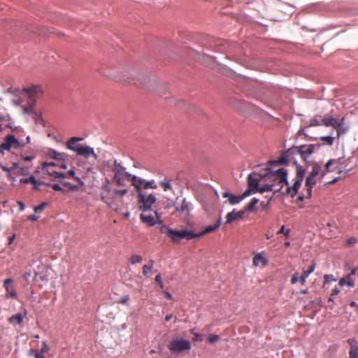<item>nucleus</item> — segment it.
I'll return each instance as SVG.
<instances>
[{"label": "nucleus", "instance_id": "f257e3e1", "mask_svg": "<svg viewBox=\"0 0 358 358\" xmlns=\"http://www.w3.org/2000/svg\"><path fill=\"white\" fill-rule=\"evenodd\" d=\"M287 172L283 169H279L275 172H268L264 175V181L266 184L261 186L259 192H280L284 185H287Z\"/></svg>", "mask_w": 358, "mask_h": 358}, {"label": "nucleus", "instance_id": "f03ea898", "mask_svg": "<svg viewBox=\"0 0 358 358\" xmlns=\"http://www.w3.org/2000/svg\"><path fill=\"white\" fill-rule=\"evenodd\" d=\"M336 160H329L325 165L315 163L313 165L312 171L308 174L306 180V196L311 197L312 189L317 181H321L327 173L331 170V166L335 163Z\"/></svg>", "mask_w": 358, "mask_h": 358}, {"label": "nucleus", "instance_id": "7ed1b4c3", "mask_svg": "<svg viewBox=\"0 0 358 358\" xmlns=\"http://www.w3.org/2000/svg\"><path fill=\"white\" fill-rule=\"evenodd\" d=\"M192 209V203L185 198L182 199L180 201L177 198L175 203L173 214L184 220H188Z\"/></svg>", "mask_w": 358, "mask_h": 358}, {"label": "nucleus", "instance_id": "20e7f679", "mask_svg": "<svg viewBox=\"0 0 358 358\" xmlns=\"http://www.w3.org/2000/svg\"><path fill=\"white\" fill-rule=\"evenodd\" d=\"M25 145L24 141H20L13 135L8 134L5 136L3 142L0 145V153L4 154V151L10 152L12 150H19Z\"/></svg>", "mask_w": 358, "mask_h": 358}, {"label": "nucleus", "instance_id": "39448f33", "mask_svg": "<svg viewBox=\"0 0 358 358\" xmlns=\"http://www.w3.org/2000/svg\"><path fill=\"white\" fill-rule=\"evenodd\" d=\"M315 148L316 145H303L299 147L293 148L292 149L288 150L285 154L282 155L281 161L282 162H287L286 157H288L290 153H293V150H296L303 159H306L314 152Z\"/></svg>", "mask_w": 358, "mask_h": 358}, {"label": "nucleus", "instance_id": "423d86ee", "mask_svg": "<svg viewBox=\"0 0 358 358\" xmlns=\"http://www.w3.org/2000/svg\"><path fill=\"white\" fill-rule=\"evenodd\" d=\"M22 92L28 96L31 101L30 106L24 108V112L27 113L31 111V108L34 106L36 99L43 94V91L41 86L34 85L29 88H24Z\"/></svg>", "mask_w": 358, "mask_h": 358}, {"label": "nucleus", "instance_id": "0eeeda50", "mask_svg": "<svg viewBox=\"0 0 358 358\" xmlns=\"http://www.w3.org/2000/svg\"><path fill=\"white\" fill-rule=\"evenodd\" d=\"M168 348L173 353L180 354L183 351L190 350L191 343L184 338L173 339L170 341Z\"/></svg>", "mask_w": 358, "mask_h": 358}, {"label": "nucleus", "instance_id": "6e6552de", "mask_svg": "<svg viewBox=\"0 0 358 358\" xmlns=\"http://www.w3.org/2000/svg\"><path fill=\"white\" fill-rule=\"evenodd\" d=\"M139 208L143 211H151L152 205L156 202V197L151 194L148 196L139 192L137 195Z\"/></svg>", "mask_w": 358, "mask_h": 358}, {"label": "nucleus", "instance_id": "1a4fd4ad", "mask_svg": "<svg viewBox=\"0 0 358 358\" xmlns=\"http://www.w3.org/2000/svg\"><path fill=\"white\" fill-rule=\"evenodd\" d=\"M131 185L135 187L137 194L142 192V189H157V185L154 180L146 181L136 176L131 178Z\"/></svg>", "mask_w": 358, "mask_h": 358}, {"label": "nucleus", "instance_id": "9d476101", "mask_svg": "<svg viewBox=\"0 0 358 358\" xmlns=\"http://www.w3.org/2000/svg\"><path fill=\"white\" fill-rule=\"evenodd\" d=\"M169 237L173 242L179 243L181 239L191 240L196 238L195 233L188 230H170Z\"/></svg>", "mask_w": 358, "mask_h": 358}, {"label": "nucleus", "instance_id": "9b49d317", "mask_svg": "<svg viewBox=\"0 0 358 358\" xmlns=\"http://www.w3.org/2000/svg\"><path fill=\"white\" fill-rule=\"evenodd\" d=\"M114 171L115 175L113 178V181L117 186H124L125 180L131 182V178L134 177V176L125 172L124 168L121 167L120 166H115Z\"/></svg>", "mask_w": 358, "mask_h": 358}, {"label": "nucleus", "instance_id": "f8f14e48", "mask_svg": "<svg viewBox=\"0 0 358 358\" xmlns=\"http://www.w3.org/2000/svg\"><path fill=\"white\" fill-rule=\"evenodd\" d=\"M349 159H345L343 158H338L335 159L336 162L331 166V170L329 171V173L336 171L338 173H342L343 172H345V174L347 173L350 171V168H346Z\"/></svg>", "mask_w": 358, "mask_h": 358}, {"label": "nucleus", "instance_id": "ddd939ff", "mask_svg": "<svg viewBox=\"0 0 358 358\" xmlns=\"http://www.w3.org/2000/svg\"><path fill=\"white\" fill-rule=\"evenodd\" d=\"M263 180H264V176H260L255 172H252L248 177V187L252 190L259 192L261 187L259 186V183Z\"/></svg>", "mask_w": 358, "mask_h": 358}, {"label": "nucleus", "instance_id": "4468645a", "mask_svg": "<svg viewBox=\"0 0 358 358\" xmlns=\"http://www.w3.org/2000/svg\"><path fill=\"white\" fill-rule=\"evenodd\" d=\"M76 152L78 155L83 156L85 158L93 157L94 160L98 159V155L94 152L93 148L88 145H78Z\"/></svg>", "mask_w": 358, "mask_h": 358}, {"label": "nucleus", "instance_id": "2eb2a0df", "mask_svg": "<svg viewBox=\"0 0 358 358\" xmlns=\"http://www.w3.org/2000/svg\"><path fill=\"white\" fill-rule=\"evenodd\" d=\"M155 216L157 219H159L157 211H145L141 214L140 219L142 222L146 224L148 226L152 227L154 226L157 222L155 220Z\"/></svg>", "mask_w": 358, "mask_h": 358}, {"label": "nucleus", "instance_id": "dca6fc26", "mask_svg": "<svg viewBox=\"0 0 358 358\" xmlns=\"http://www.w3.org/2000/svg\"><path fill=\"white\" fill-rule=\"evenodd\" d=\"M294 184L292 187L288 185H286L287 187L285 192V194L289 195L291 197H294L297 194L303 180L301 178H299V179L294 178Z\"/></svg>", "mask_w": 358, "mask_h": 358}, {"label": "nucleus", "instance_id": "f3484780", "mask_svg": "<svg viewBox=\"0 0 358 358\" xmlns=\"http://www.w3.org/2000/svg\"><path fill=\"white\" fill-rule=\"evenodd\" d=\"M356 273L357 268H353L348 275L340 279L339 285L343 286L347 285L350 287H353L355 286V280L353 277L355 275Z\"/></svg>", "mask_w": 358, "mask_h": 358}, {"label": "nucleus", "instance_id": "a211bd4d", "mask_svg": "<svg viewBox=\"0 0 358 358\" xmlns=\"http://www.w3.org/2000/svg\"><path fill=\"white\" fill-rule=\"evenodd\" d=\"M12 282L13 280L11 278L6 279L4 280L3 286L6 291V297L15 299L17 295Z\"/></svg>", "mask_w": 358, "mask_h": 358}, {"label": "nucleus", "instance_id": "6ab92c4d", "mask_svg": "<svg viewBox=\"0 0 358 358\" xmlns=\"http://www.w3.org/2000/svg\"><path fill=\"white\" fill-rule=\"evenodd\" d=\"M244 213V210L236 211V210L228 213L226 216V224H230L234 221L243 219Z\"/></svg>", "mask_w": 358, "mask_h": 358}, {"label": "nucleus", "instance_id": "aec40b11", "mask_svg": "<svg viewBox=\"0 0 358 358\" xmlns=\"http://www.w3.org/2000/svg\"><path fill=\"white\" fill-rule=\"evenodd\" d=\"M315 266L316 264L314 262H312L308 268L303 272L301 275L299 277V282L301 285H303L306 283V279L309 275L314 271Z\"/></svg>", "mask_w": 358, "mask_h": 358}, {"label": "nucleus", "instance_id": "412c9836", "mask_svg": "<svg viewBox=\"0 0 358 358\" xmlns=\"http://www.w3.org/2000/svg\"><path fill=\"white\" fill-rule=\"evenodd\" d=\"M100 199L108 206H111L113 202L115 201L114 196L112 194V192H110V194H108V192H101L100 194Z\"/></svg>", "mask_w": 358, "mask_h": 358}, {"label": "nucleus", "instance_id": "4be33fe9", "mask_svg": "<svg viewBox=\"0 0 358 358\" xmlns=\"http://www.w3.org/2000/svg\"><path fill=\"white\" fill-rule=\"evenodd\" d=\"M222 196L224 198H227L231 205L239 203L242 201V197L240 196H237L227 192H224Z\"/></svg>", "mask_w": 358, "mask_h": 358}, {"label": "nucleus", "instance_id": "5701e85b", "mask_svg": "<svg viewBox=\"0 0 358 358\" xmlns=\"http://www.w3.org/2000/svg\"><path fill=\"white\" fill-rule=\"evenodd\" d=\"M220 220L219 219L215 225L208 226L204 229L203 231H201L200 233L196 234V238L202 236L206 234L215 231L220 227Z\"/></svg>", "mask_w": 358, "mask_h": 358}, {"label": "nucleus", "instance_id": "b1692460", "mask_svg": "<svg viewBox=\"0 0 358 358\" xmlns=\"http://www.w3.org/2000/svg\"><path fill=\"white\" fill-rule=\"evenodd\" d=\"M83 140V138L81 137H72L66 143V148L72 151L76 152L78 145H76V143Z\"/></svg>", "mask_w": 358, "mask_h": 358}, {"label": "nucleus", "instance_id": "393cba45", "mask_svg": "<svg viewBox=\"0 0 358 358\" xmlns=\"http://www.w3.org/2000/svg\"><path fill=\"white\" fill-rule=\"evenodd\" d=\"M252 264L255 266H258L260 264L266 266L268 264V261L261 254H257L253 257Z\"/></svg>", "mask_w": 358, "mask_h": 358}, {"label": "nucleus", "instance_id": "a878e982", "mask_svg": "<svg viewBox=\"0 0 358 358\" xmlns=\"http://www.w3.org/2000/svg\"><path fill=\"white\" fill-rule=\"evenodd\" d=\"M25 315V313H17L10 317L8 321L13 324H21Z\"/></svg>", "mask_w": 358, "mask_h": 358}, {"label": "nucleus", "instance_id": "bb28decb", "mask_svg": "<svg viewBox=\"0 0 358 358\" xmlns=\"http://www.w3.org/2000/svg\"><path fill=\"white\" fill-rule=\"evenodd\" d=\"M171 180L165 178L162 181L159 182V185L162 187L164 192L172 190Z\"/></svg>", "mask_w": 358, "mask_h": 358}, {"label": "nucleus", "instance_id": "cd10ccee", "mask_svg": "<svg viewBox=\"0 0 358 358\" xmlns=\"http://www.w3.org/2000/svg\"><path fill=\"white\" fill-rule=\"evenodd\" d=\"M47 173L53 177L54 178H66V173L64 172H59L57 171L48 169Z\"/></svg>", "mask_w": 358, "mask_h": 358}, {"label": "nucleus", "instance_id": "c85d7f7f", "mask_svg": "<svg viewBox=\"0 0 358 358\" xmlns=\"http://www.w3.org/2000/svg\"><path fill=\"white\" fill-rule=\"evenodd\" d=\"M49 156L50 158L55 159L63 160L66 155L64 153L57 152L55 150H51L49 152Z\"/></svg>", "mask_w": 358, "mask_h": 358}, {"label": "nucleus", "instance_id": "c756f323", "mask_svg": "<svg viewBox=\"0 0 358 358\" xmlns=\"http://www.w3.org/2000/svg\"><path fill=\"white\" fill-rule=\"evenodd\" d=\"M322 124L325 127L333 126L336 123V119L332 117H322Z\"/></svg>", "mask_w": 358, "mask_h": 358}, {"label": "nucleus", "instance_id": "7c9ffc66", "mask_svg": "<svg viewBox=\"0 0 358 358\" xmlns=\"http://www.w3.org/2000/svg\"><path fill=\"white\" fill-rule=\"evenodd\" d=\"M321 119V116H315L313 118L310 120L308 127H316L322 124Z\"/></svg>", "mask_w": 358, "mask_h": 358}, {"label": "nucleus", "instance_id": "2f4dec72", "mask_svg": "<svg viewBox=\"0 0 358 358\" xmlns=\"http://www.w3.org/2000/svg\"><path fill=\"white\" fill-rule=\"evenodd\" d=\"M154 265V261L150 259L149 260L148 263L143 266V274L145 276H147L149 271L152 268Z\"/></svg>", "mask_w": 358, "mask_h": 358}, {"label": "nucleus", "instance_id": "473e14b6", "mask_svg": "<svg viewBox=\"0 0 358 358\" xmlns=\"http://www.w3.org/2000/svg\"><path fill=\"white\" fill-rule=\"evenodd\" d=\"M128 191L126 189H115L112 192V194L114 196V200L115 199V196H120L121 197L124 196L127 194Z\"/></svg>", "mask_w": 358, "mask_h": 358}, {"label": "nucleus", "instance_id": "72a5a7b5", "mask_svg": "<svg viewBox=\"0 0 358 358\" xmlns=\"http://www.w3.org/2000/svg\"><path fill=\"white\" fill-rule=\"evenodd\" d=\"M47 186L51 187L55 191L60 192L63 194H66L67 192L66 190H65L64 188H62L58 184H50L48 183Z\"/></svg>", "mask_w": 358, "mask_h": 358}, {"label": "nucleus", "instance_id": "f704fd0d", "mask_svg": "<svg viewBox=\"0 0 358 358\" xmlns=\"http://www.w3.org/2000/svg\"><path fill=\"white\" fill-rule=\"evenodd\" d=\"M304 174L305 169H303L301 166H296V175L295 176V178L299 179V178H301L302 180H303Z\"/></svg>", "mask_w": 358, "mask_h": 358}, {"label": "nucleus", "instance_id": "c9c22d12", "mask_svg": "<svg viewBox=\"0 0 358 358\" xmlns=\"http://www.w3.org/2000/svg\"><path fill=\"white\" fill-rule=\"evenodd\" d=\"M320 140L325 144H327L329 145H332L334 143V138L331 136H323L321 137Z\"/></svg>", "mask_w": 358, "mask_h": 358}, {"label": "nucleus", "instance_id": "e433bc0d", "mask_svg": "<svg viewBox=\"0 0 358 358\" xmlns=\"http://www.w3.org/2000/svg\"><path fill=\"white\" fill-rule=\"evenodd\" d=\"M259 202V199L256 198H253L251 201L248 204V206L245 207L246 210H252L255 205L257 204Z\"/></svg>", "mask_w": 358, "mask_h": 358}, {"label": "nucleus", "instance_id": "4c0bfd02", "mask_svg": "<svg viewBox=\"0 0 358 358\" xmlns=\"http://www.w3.org/2000/svg\"><path fill=\"white\" fill-rule=\"evenodd\" d=\"M115 79L116 80L117 82H120V83H131L134 85H140L141 84L138 83L136 81L132 80H128L127 78H119V77H115Z\"/></svg>", "mask_w": 358, "mask_h": 358}, {"label": "nucleus", "instance_id": "58836bf2", "mask_svg": "<svg viewBox=\"0 0 358 358\" xmlns=\"http://www.w3.org/2000/svg\"><path fill=\"white\" fill-rule=\"evenodd\" d=\"M62 185L68 187V189L71 191H77L78 190V185H73L69 182H63Z\"/></svg>", "mask_w": 358, "mask_h": 358}, {"label": "nucleus", "instance_id": "ea45409f", "mask_svg": "<svg viewBox=\"0 0 358 358\" xmlns=\"http://www.w3.org/2000/svg\"><path fill=\"white\" fill-rule=\"evenodd\" d=\"M142 257L138 255H134L130 257V262L133 264L140 263L142 261Z\"/></svg>", "mask_w": 358, "mask_h": 358}, {"label": "nucleus", "instance_id": "a19ab883", "mask_svg": "<svg viewBox=\"0 0 358 358\" xmlns=\"http://www.w3.org/2000/svg\"><path fill=\"white\" fill-rule=\"evenodd\" d=\"M50 347L49 346L48 342L46 341H44L42 342V347H41V349L40 350L41 352H42V353H47L50 351Z\"/></svg>", "mask_w": 358, "mask_h": 358}, {"label": "nucleus", "instance_id": "79ce46f5", "mask_svg": "<svg viewBox=\"0 0 358 358\" xmlns=\"http://www.w3.org/2000/svg\"><path fill=\"white\" fill-rule=\"evenodd\" d=\"M348 127L343 125L341 128H338V129L336 131L337 137L340 138V136L345 134L348 131Z\"/></svg>", "mask_w": 358, "mask_h": 358}, {"label": "nucleus", "instance_id": "37998d69", "mask_svg": "<svg viewBox=\"0 0 358 358\" xmlns=\"http://www.w3.org/2000/svg\"><path fill=\"white\" fill-rule=\"evenodd\" d=\"M208 341L209 343H214L217 341H219L220 339V337L217 334H210L208 336Z\"/></svg>", "mask_w": 358, "mask_h": 358}, {"label": "nucleus", "instance_id": "c03bdc74", "mask_svg": "<svg viewBox=\"0 0 358 358\" xmlns=\"http://www.w3.org/2000/svg\"><path fill=\"white\" fill-rule=\"evenodd\" d=\"M57 165H58V163L57 164L55 162H44L43 164V168L47 172V170L50 169V167H52V166L54 167Z\"/></svg>", "mask_w": 358, "mask_h": 358}, {"label": "nucleus", "instance_id": "a18cd8bd", "mask_svg": "<svg viewBox=\"0 0 358 358\" xmlns=\"http://www.w3.org/2000/svg\"><path fill=\"white\" fill-rule=\"evenodd\" d=\"M349 355L350 358H358V345L352 350H350Z\"/></svg>", "mask_w": 358, "mask_h": 358}, {"label": "nucleus", "instance_id": "49530a36", "mask_svg": "<svg viewBox=\"0 0 358 358\" xmlns=\"http://www.w3.org/2000/svg\"><path fill=\"white\" fill-rule=\"evenodd\" d=\"M344 118H342L340 121H338L336 120V123L333 124V127L336 129V131L338 129V128H341L343 124H344Z\"/></svg>", "mask_w": 358, "mask_h": 358}, {"label": "nucleus", "instance_id": "de8ad7c7", "mask_svg": "<svg viewBox=\"0 0 358 358\" xmlns=\"http://www.w3.org/2000/svg\"><path fill=\"white\" fill-rule=\"evenodd\" d=\"M324 284H323V287L325 286L327 282H328L329 281H335L336 280V279L334 278V276L332 275H324Z\"/></svg>", "mask_w": 358, "mask_h": 358}, {"label": "nucleus", "instance_id": "09e8293b", "mask_svg": "<svg viewBox=\"0 0 358 358\" xmlns=\"http://www.w3.org/2000/svg\"><path fill=\"white\" fill-rule=\"evenodd\" d=\"M298 280H299V273L296 272L292 275L291 280H290L291 284L294 285V284L298 282Z\"/></svg>", "mask_w": 358, "mask_h": 358}, {"label": "nucleus", "instance_id": "8fccbe9b", "mask_svg": "<svg viewBox=\"0 0 358 358\" xmlns=\"http://www.w3.org/2000/svg\"><path fill=\"white\" fill-rule=\"evenodd\" d=\"M48 183H45L44 182H41V181H39V180H37L36 183H34L33 184V189L34 190H39L40 189V185H47Z\"/></svg>", "mask_w": 358, "mask_h": 358}, {"label": "nucleus", "instance_id": "3c124183", "mask_svg": "<svg viewBox=\"0 0 358 358\" xmlns=\"http://www.w3.org/2000/svg\"><path fill=\"white\" fill-rule=\"evenodd\" d=\"M160 232L162 233V234H165L168 237H169V231L170 230H172L171 229L167 227L165 225H163L160 227Z\"/></svg>", "mask_w": 358, "mask_h": 358}, {"label": "nucleus", "instance_id": "603ef678", "mask_svg": "<svg viewBox=\"0 0 358 358\" xmlns=\"http://www.w3.org/2000/svg\"><path fill=\"white\" fill-rule=\"evenodd\" d=\"M101 189L103 191V192H108V194H110L111 190L110 187L108 186V180L106 181V183L102 185Z\"/></svg>", "mask_w": 358, "mask_h": 358}, {"label": "nucleus", "instance_id": "864d4df0", "mask_svg": "<svg viewBox=\"0 0 358 358\" xmlns=\"http://www.w3.org/2000/svg\"><path fill=\"white\" fill-rule=\"evenodd\" d=\"M348 343L350 346V350H352L357 346V341L355 338H350L348 340Z\"/></svg>", "mask_w": 358, "mask_h": 358}, {"label": "nucleus", "instance_id": "5fc2aeb1", "mask_svg": "<svg viewBox=\"0 0 358 358\" xmlns=\"http://www.w3.org/2000/svg\"><path fill=\"white\" fill-rule=\"evenodd\" d=\"M46 206V203H42L41 204H40L39 206H36L34 208V211L36 213H39V212H41L44 210L45 207Z\"/></svg>", "mask_w": 358, "mask_h": 358}, {"label": "nucleus", "instance_id": "6e6d98bb", "mask_svg": "<svg viewBox=\"0 0 358 358\" xmlns=\"http://www.w3.org/2000/svg\"><path fill=\"white\" fill-rule=\"evenodd\" d=\"M155 281L159 284L161 289H162L164 287V284L162 282L161 274H158L156 275Z\"/></svg>", "mask_w": 358, "mask_h": 358}, {"label": "nucleus", "instance_id": "4d7b16f0", "mask_svg": "<svg viewBox=\"0 0 358 358\" xmlns=\"http://www.w3.org/2000/svg\"><path fill=\"white\" fill-rule=\"evenodd\" d=\"M289 233V229L285 230V225H282L280 227V229L278 231V234H284L287 236H288Z\"/></svg>", "mask_w": 358, "mask_h": 358}, {"label": "nucleus", "instance_id": "13d9d810", "mask_svg": "<svg viewBox=\"0 0 358 358\" xmlns=\"http://www.w3.org/2000/svg\"><path fill=\"white\" fill-rule=\"evenodd\" d=\"M357 242V239L354 237H351L346 241L347 245H354Z\"/></svg>", "mask_w": 358, "mask_h": 358}, {"label": "nucleus", "instance_id": "bf43d9fd", "mask_svg": "<svg viewBox=\"0 0 358 358\" xmlns=\"http://www.w3.org/2000/svg\"><path fill=\"white\" fill-rule=\"evenodd\" d=\"M65 173L66 176V178H73L76 176V173L73 169L69 171L67 173Z\"/></svg>", "mask_w": 358, "mask_h": 358}, {"label": "nucleus", "instance_id": "052dcab7", "mask_svg": "<svg viewBox=\"0 0 358 358\" xmlns=\"http://www.w3.org/2000/svg\"><path fill=\"white\" fill-rule=\"evenodd\" d=\"M73 179L75 181H76V182H78V187H79V186H83V185H84V182H83V180H82L79 177H77V176H75L73 178Z\"/></svg>", "mask_w": 358, "mask_h": 358}, {"label": "nucleus", "instance_id": "680f3d73", "mask_svg": "<svg viewBox=\"0 0 358 358\" xmlns=\"http://www.w3.org/2000/svg\"><path fill=\"white\" fill-rule=\"evenodd\" d=\"M129 300V296L128 295L124 296V297L121 298L119 301L120 303L124 304L127 303V301Z\"/></svg>", "mask_w": 358, "mask_h": 358}, {"label": "nucleus", "instance_id": "e2e57ef3", "mask_svg": "<svg viewBox=\"0 0 358 358\" xmlns=\"http://www.w3.org/2000/svg\"><path fill=\"white\" fill-rule=\"evenodd\" d=\"M251 191H252V190L250 188H249V189L246 190L241 196H240V197H242V200L244 198L250 196L251 194Z\"/></svg>", "mask_w": 358, "mask_h": 358}, {"label": "nucleus", "instance_id": "0e129e2a", "mask_svg": "<svg viewBox=\"0 0 358 358\" xmlns=\"http://www.w3.org/2000/svg\"><path fill=\"white\" fill-rule=\"evenodd\" d=\"M339 293H340L339 288L336 287L335 288H334L332 289L331 293V296H336V295L338 294Z\"/></svg>", "mask_w": 358, "mask_h": 358}, {"label": "nucleus", "instance_id": "69168bd1", "mask_svg": "<svg viewBox=\"0 0 358 358\" xmlns=\"http://www.w3.org/2000/svg\"><path fill=\"white\" fill-rule=\"evenodd\" d=\"M45 354L42 353L40 350L36 352V357L34 358H45Z\"/></svg>", "mask_w": 358, "mask_h": 358}, {"label": "nucleus", "instance_id": "338daca9", "mask_svg": "<svg viewBox=\"0 0 358 358\" xmlns=\"http://www.w3.org/2000/svg\"><path fill=\"white\" fill-rule=\"evenodd\" d=\"M38 352V350H37L31 349V350L29 351V352H28V355H29V357L33 356V357H36V352Z\"/></svg>", "mask_w": 358, "mask_h": 358}, {"label": "nucleus", "instance_id": "774afa93", "mask_svg": "<svg viewBox=\"0 0 358 358\" xmlns=\"http://www.w3.org/2000/svg\"><path fill=\"white\" fill-rule=\"evenodd\" d=\"M28 219L29 220H31V221H36L38 219V216L36 215H30L29 217H28Z\"/></svg>", "mask_w": 358, "mask_h": 358}]
</instances>
